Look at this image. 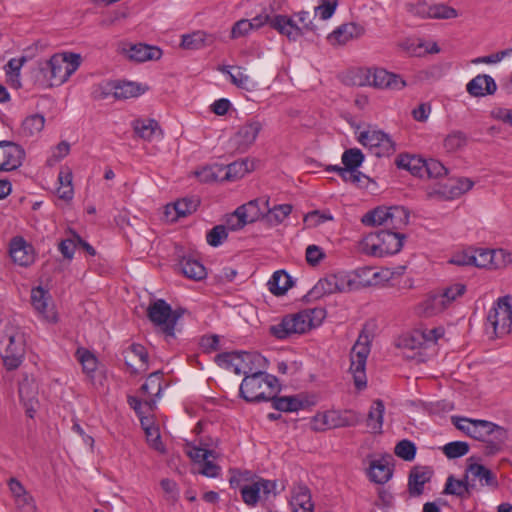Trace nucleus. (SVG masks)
<instances>
[{"label":"nucleus","mask_w":512,"mask_h":512,"mask_svg":"<svg viewBox=\"0 0 512 512\" xmlns=\"http://www.w3.org/2000/svg\"><path fill=\"white\" fill-rule=\"evenodd\" d=\"M81 55L77 53H56L45 62H40L36 82L42 87L60 86L79 68Z\"/></svg>","instance_id":"obj_1"},{"label":"nucleus","mask_w":512,"mask_h":512,"mask_svg":"<svg viewBox=\"0 0 512 512\" xmlns=\"http://www.w3.org/2000/svg\"><path fill=\"white\" fill-rule=\"evenodd\" d=\"M325 316L326 311L323 308L306 309L283 317L279 323L270 327V333L277 339L303 334L319 326Z\"/></svg>","instance_id":"obj_2"},{"label":"nucleus","mask_w":512,"mask_h":512,"mask_svg":"<svg viewBox=\"0 0 512 512\" xmlns=\"http://www.w3.org/2000/svg\"><path fill=\"white\" fill-rule=\"evenodd\" d=\"M25 355V337L22 330L11 324L0 326V356L8 370L17 369Z\"/></svg>","instance_id":"obj_3"},{"label":"nucleus","mask_w":512,"mask_h":512,"mask_svg":"<svg viewBox=\"0 0 512 512\" xmlns=\"http://www.w3.org/2000/svg\"><path fill=\"white\" fill-rule=\"evenodd\" d=\"M279 390L275 376L259 371L244 377L239 394L247 402L271 401Z\"/></svg>","instance_id":"obj_4"},{"label":"nucleus","mask_w":512,"mask_h":512,"mask_svg":"<svg viewBox=\"0 0 512 512\" xmlns=\"http://www.w3.org/2000/svg\"><path fill=\"white\" fill-rule=\"evenodd\" d=\"M404 237L403 234L387 229L369 233L361 240L360 249L374 257L393 255L401 250Z\"/></svg>","instance_id":"obj_5"},{"label":"nucleus","mask_w":512,"mask_h":512,"mask_svg":"<svg viewBox=\"0 0 512 512\" xmlns=\"http://www.w3.org/2000/svg\"><path fill=\"white\" fill-rule=\"evenodd\" d=\"M294 16L298 18V22L292 17L275 15L271 21V27L280 34L287 36L291 41H296L306 32L316 31V26L313 24V19L309 12L301 11Z\"/></svg>","instance_id":"obj_6"},{"label":"nucleus","mask_w":512,"mask_h":512,"mask_svg":"<svg viewBox=\"0 0 512 512\" xmlns=\"http://www.w3.org/2000/svg\"><path fill=\"white\" fill-rule=\"evenodd\" d=\"M512 327V298L509 295L500 297L489 310L486 331L491 329L495 337H503L510 333Z\"/></svg>","instance_id":"obj_7"},{"label":"nucleus","mask_w":512,"mask_h":512,"mask_svg":"<svg viewBox=\"0 0 512 512\" xmlns=\"http://www.w3.org/2000/svg\"><path fill=\"white\" fill-rule=\"evenodd\" d=\"M147 317L166 337L175 336V326L181 314L172 310L163 299L152 302L147 308Z\"/></svg>","instance_id":"obj_8"},{"label":"nucleus","mask_w":512,"mask_h":512,"mask_svg":"<svg viewBox=\"0 0 512 512\" xmlns=\"http://www.w3.org/2000/svg\"><path fill=\"white\" fill-rule=\"evenodd\" d=\"M370 353V340L369 336L362 332L350 354V372L353 375L354 384L357 389L361 390L367 385V378L365 373L367 357Z\"/></svg>","instance_id":"obj_9"},{"label":"nucleus","mask_w":512,"mask_h":512,"mask_svg":"<svg viewBox=\"0 0 512 512\" xmlns=\"http://www.w3.org/2000/svg\"><path fill=\"white\" fill-rule=\"evenodd\" d=\"M260 358V355L248 352H224L215 357V362L218 366L233 371L237 375L245 374L246 376L252 371L249 365L258 362Z\"/></svg>","instance_id":"obj_10"},{"label":"nucleus","mask_w":512,"mask_h":512,"mask_svg":"<svg viewBox=\"0 0 512 512\" xmlns=\"http://www.w3.org/2000/svg\"><path fill=\"white\" fill-rule=\"evenodd\" d=\"M358 141L367 147L377 157H385L394 153L395 145L389 135L376 130L368 129L360 133Z\"/></svg>","instance_id":"obj_11"},{"label":"nucleus","mask_w":512,"mask_h":512,"mask_svg":"<svg viewBox=\"0 0 512 512\" xmlns=\"http://www.w3.org/2000/svg\"><path fill=\"white\" fill-rule=\"evenodd\" d=\"M268 204L269 199L258 198L239 206L235 210L237 223L232 225V230L236 231L242 229L247 224L254 223L260 219L265 220V213Z\"/></svg>","instance_id":"obj_12"},{"label":"nucleus","mask_w":512,"mask_h":512,"mask_svg":"<svg viewBox=\"0 0 512 512\" xmlns=\"http://www.w3.org/2000/svg\"><path fill=\"white\" fill-rule=\"evenodd\" d=\"M360 85H369L379 89L400 90L406 82L397 74L390 73L382 68L368 69L364 72V80Z\"/></svg>","instance_id":"obj_13"},{"label":"nucleus","mask_w":512,"mask_h":512,"mask_svg":"<svg viewBox=\"0 0 512 512\" xmlns=\"http://www.w3.org/2000/svg\"><path fill=\"white\" fill-rule=\"evenodd\" d=\"M466 291V286L462 283L452 284L442 290L441 293L429 296L426 301V310L428 314H435L443 311L451 302L456 300Z\"/></svg>","instance_id":"obj_14"},{"label":"nucleus","mask_w":512,"mask_h":512,"mask_svg":"<svg viewBox=\"0 0 512 512\" xmlns=\"http://www.w3.org/2000/svg\"><path fill=\"white\" fill-rule=\"evenodd\" d=\"M262 127V123L255 118L249 119L239 126L231 139L236 150L240 153L246 152L255 143Z\"/></svg>","instance_id":"obj_15"},{"label":"nucleus","mask_w":512,"mask_h":512,"mask_svg":"<svg viewBox=\"0 0 512 512\" xmlns=\"http://www.w3.org/2000/svg\"><path fill=\"white\" fill-rule=\"evenodd\" d=\"M451 421L458 430L481 442L485 440V436H488L489 428L492 427L493 423L487 420L459 416H452Z\"/></svg>","instance_id":"obj_16"},{"label":"nucleus","mask_w":512,"mask_h":512,"mask_svg":"<svg viewBox=\"0 0 512 512\" xmlns=\"http://www.w3.org/2000/svg\"><path fill=\"white\" fill-rule=\"evenodd\" d=\"M24 149L11 141H0V171H13L22 165Z\"/></svg>","instance_id":"obj_17"},{"label":"nucleus","mask_w":512,"mask_h":512,"mask_svg":"<svg viewBox=\"0 0 512 512\" xmlns=\"http://www.w3.org/2000/svg\"><path fill=\"white\" fill-rule=\"evenodd\" d=\"M9 254L12 261L21 267L32 265L36 259L34 247L20 236L14 237L10 241Z\"/></svg>","instance_id":"obj_18"},{"label":"nucleus","mask_w":512,"mask_h":512,"mask_svg":"<svg viewBox=\"0 0 512 512\" xmlns=\"http://www.w3.org/2000/svg\"><path fill=\"white\" fill-rule=\"evenodd\" d=\"M314 421L315 423L321 422L322 426L317 429H325L355 426L359 422V418L352 411H345L343 414L338 411H328L316 415Z\"/></svg>","instance_id":"obj_19"},{"label":"nucleus","mask_w":512,"mask_h":512,"mask_svg":"<svg viewBox=\"0 0 512 512\" xmlns=\"http://www.w3.org/2000/svg\"><path fill=\"white\" fill-rule=\"evenodd\" d=\"M275 488V481L259 479L252 484L242 486L240 492L243 502L250 507H255L260 499L261 492L267 496L274 492Z\"/></svg>","instance_id":"obj_20"},{"label":"nucleus","mask_w":512,"mask_h":512,"mask_svg":"<svg viewBox=\"0 0 512 512\" xmlns=\"http://www.w3.org/2000/svg\"><path fill=\"white\" fill-rule=\"evenodd\" d=\"M31 303L34 309L47 321L56 322L57 316L51 303L50 293L38 286L31 291Z\"/></svg>","instance_id":"obj_21"},{"label":"nucleus","mask_w":512,"mask_h":512,"mask_svg":"<svg viewBox=\"0 0 512 512\" xmlns=\"http://www.w3.org/2000/svg\"><path fill=\"white\" fill-rule=\"evenodd\" d=\"M122 53L128 59L135 62L158 60L162 56L160 48L143 43L126 45L122 48Z\"/></svg>","instance_id":"obj_22"},{"label":"nucleus","mask_w":512,"mask_h":512,"mask_svg":"<svg viewBox=\"0 0 512 512\" xmlns=\"http://www.w3.org/2000/svg\"><path fill=\"white\" fill-rule=\"evenodd\" d=\"M509 438V434L506 428L492 423V427L489 428L488 436H485L484 453L485 455L492 456L501 452Z\"/></svg>","instance_id":"obj_23"},{"label":"nucleus","mask_w":512,"mask_h":512,"mask_svg":"<svg viewBox=\"0 0 512 512\" xmlns=\"http://www.w3.org/2000/svg\"><path fill=\"white\" fill-rule=\"evenodd\" d=\"M466 90L472 97H485L496 92L497 84L490 75L479 74L467 83Z\"/></svg>","instance_id":"obj_24"},{"label":"nucleus","mask_w":512,"mask_h":512,"mask_svg":"<svg viewBox=\"0 0 512 512\" xmlns=\"http://www.w3.org/2000/svg\"><path fill=\"white\" fill-rule=\"evenodd\" d=\"M433 470L428 466H415L408 477V490L411 496L423 494L424 485L432 478Z\"/></svg>","instance_id":"obj_25"},{"label":"nucleus","mask_w":512,"mask_h":512,"mask_svg":"<svg viewBox=\"0 0 512 512\" xmlns=\"http://www.w3.org/2000/svg\"><path fill=\"white\" fill-rule=\"evenodd\" d=\"M124 359L126 365L132 368V373H137L147 368L148 352L143 345L133 343L124 351Z\"/></svg>","instance_id":"obj_26"},{"label":"nucleus","mask_w":512,"mask_h":512,"mask_svg":"<svg viewBox=\"0 0 512 512\" xmlns=\"http://www.w3.org/2000/svg\"><path fill=\"white\" fill-rule=\"evenodd\" d=\"M473 182L468 178L449 179L436 190L444 199H455L466 193L473 187Z\"/></svg>","instance_id":"obj_27"},{"label":"nucleus","mask_w":512,"mask_h":512,"mask_svg":"<svg viewBox=\"0 0 512 512\" xmlns=\"http://www.w3.org/2000/svg\"><path fill=\"white\" fill-rule=\"evenodd\" d=\"M180 46L186 50H199L208 46H212L216 42L214 34L207 33L203 30H197L181 37Z\"/></svg>","instance_id":"obj_28"},{"label":"nucleus","mask_w":512,"mask_h":512,"mask_svg":"<svg viewBox=\"0 0 512 512\" xmlns=\"http://www.w3.org/2000/svg\"><path fill=\"white\" fill-rule=\"evenodd\" d=\"M364 33V28L356 23H346L334 30L328 39L332 44H346Z\"/></svg>","instance_id":"obj_29"},{"label":"nucleus","mask_w":512,"mask_h":512,"mask_svg":"<svg viewBox=\"0 0 512 512\" xmlns=\"http://www.w3.org/2000/svg\"><path fill=\"white\" fill-rule=\"evenodd\" d=\"M360 273H373V276L376 277L377 273L373 272L371 268H365L357 271L355 274L347 273V272H338L333 274L335 282H337V292H349L355 289H358L360 286V282L357 280V277L360 276Z\"/></svg>","instance_id":"obj_30"},{"label":"nucleus","mask_w":512,"mask_h":512,"mask_svg":"<svg viewBox=\"0 0 512 512\" xmlns=\"http://www.w3.org/2000/svg\"><path fill=\"white\" fill-rule=\"evenodd\" d=\"M134 132L145 141L161 138L163 133L154 119H137L133 122Z\"/></svg>","instance_id":"obj_31"},{"label":"nucleus","mask_w":512,"mask_h":512,"mask_svg":"<svg viewBox=\"0 0 512 512\" xmlns=\"http://www.w3.org/2000/svg\"><path fill=\"white\" fill-rule=\"evenodd\" d=\"M200 204V200L197 197H186L177 200L172 205L166 206V215L170 216L172 212L175 216L171 218L172 221L177 220L180 217H185L195 212Z\"/></svg>","instance_id":"obj_32"},{"label":"nucleus","mask_w":512,"mask_h":512,"mask_svg":"<svg viewBox=\"0 0 512 512\" xmlns=\"http://www.w3.org/2000/svg\"><path fill=\"white\" fill-rule=\"evenodd\" d=\"M19 396L28 416L32 418L37 404V390L33 381L26 378L19 384Z\"/></svg>","instance_id":"obj_33"},{"label":"nucleus","mask_w":512,"mask_h":512,"mask_svg":"<svg viewBox=\"0 0 512 512\" xmlns=\"http://www.w3.org/2000/svg\"><path fill=\"white\" fill-rule=\"evenodd\" d=\"M178 268L185 277L196 281L204 279L207 274L204 265L192 257H183L178 263Z\"/></svg>","instance_id":"obj_34"},{"label":"nucleus","mask_w":512,"mask_h":512,"mask_svg":"<svg viewBox=\"0 0 512 512\" xmlns=\"http://www.w3.org/2000/svg\"><path fill=\"white\" fill-rule=\"evenodd\" d=\"M425 159L414 155H400L396 160L398 168L408 170L412 175L424 177Z\"/></svg>","instance_id":"obj_35"},{"label":"nucleus","mask_w":512,"mask_h":512,"mask_svg":"<svg viewBox=\"0 0 512 512\" xmlns=\"http://www.w3.org/2000/svg\"><path fill=\"white\" fill-rule=\"evenodd\" d=\"M292 283V279L287 272L284 270L275 271L268 281L269 291L276 296L284 295L292 286Z\"/></svg>","instance_id":"obj_36"},{"label":"nucleus","mask_w":512,"mask_h":512,"mask_svg":"<svg viewBox=\"0 0 512 512\" xmlns=\"http://www.w3.org/2000/svg\"><path fill=\"white\" fill-rule=\"evenodd\" d=\"M409 212L402 206L389 207L386 229L395 231L408 224Z\"/></svg>","instance_id":"obj_37"},{"label":"nucleus","mask_w":512,"mask_h":512,"mask_svg":"<svg viewBox=\"0 0 512 512\" xmlns=\"http://www.w3.org/2000/svg\"><path fill=\"white\" fill-rule=\"evenodd\" d=\"M111 91L116 99H129L144 93V88L135 82H118L112 85Z\"/></svg>","instance_id":"obj_38"},{"label":"nucleus","mask_w":512,"mask_h":512,"mask_svg":"<svg viewBox=\"0 0 512 512\" xmlns=\"http://www.w3.org/2000/svg\"><path fill=\"white\" fill-rule=\"evenodd\" d=\"M384 412L385 406L383 401L380 399L373 401L366 420L367 427L370 428L373 433L381 432Z\"/></svg>","instance_id":"obj_39"},{"label":"nucleus","mask_w":512,"mask_h":512,"mask_svg":"<svg viewBox=\"0 0 512 512\" xmlns=\"http://www.w3.org/2000/svg\"><path fill=\"white\" fill-rule=\"evenodd\" d=\"M162 382L163 373L161 371H155L147 377L145 383L140 388V392L156 400L161 395L163 389Z\"/></svg>","instance_id":"obj_40"},{"label":"nucleus","mask_w":512,"mask_h":512,"mask_svg":"<svg viewBox=\"0 0 512 512\" xmlns=\"http://www.w3.org/2000/svg\"><path fill=\"white\" fill-rule=\"evenodd\" d=\"M292 205L279 204L272 208L269 205L266 208L265 221L273 226L281 224L292 212Z\"/></svg>","instance_id":"obj_41"},{"label":"nucleus","mask_w":512,"mask_h":512,"mask_svg":"<svg viewBox=\"0 0 512 512\" xmlns=\"http://www.w3.org/2000/svg\"><path fill=\"white\" fill-rule=\"evenodd\" d=\"M128 404L136 412L140 418L141 425L144 426L146 422H149L147 417H144L146 412H151L155 408L156 400L154 398H148L144 403L135 396H128Z\"/></svg>","instance_id":"obj_42"},{"label":"nucleus","mask_w":512,"mask_h":512,"mask_svg":"<svg viewBox=\"0 0 512 512\" xmlns=\"http://www.w3.org/2000/svg\"><path fill=\"white\" fill-rule=\"evenodd\" d=\"M389 207L379 206L373 210L368 211L361 218V222L366 226H380L386 227L388 218Z\"/></svg>","instance_id":"obj_43"},{"label":"nucleus","mask_w":512,"mask_h":512,"mask_svg":"<svg viewBox=\"0 0 512 512\" xmlns=\"http://www.w3.org/2000/svg\"><path fill=\"white\" fill-rule=\"evenodd\" d=\"M273 407L283 412H295L304 407V402L298 396L274 397Z\"/></svg>","instance_id":"obj_44"},{"label":"nucleus","mask_w":512,"mask_h":512,"mask_svg":"<svg viewBox=\"0 0 512 512\" xmlns=\"http://www.w3.org/2000/svg\"><path fill=\"white\" fill-rule=\"evenodd\" d=\"M44 124V116L40 114L30 115L22 122L21 132L26 137H32L42 131Z\"/></svg>","instance_id":"obj_45"},{"label":"nucleus","mask_w":512,"mask_h":512,"mask_svg":"<svg viewBox=\"0 0 512 512\" xmlns=\"http://www.w3.org/2000/svg\"><path fill=\"white\" fill-rule=\"evenodd\" d=\"M222 180H236L242 178L249 172L248 161H235L229 165L222 166Z\"/></svg>","instance_id":"obj_46"},{"label":"nucleus","mask_w":512,"mask_h":512,"mask_svg":"<svg viewBox=\"0 0 512 512\" xmlns=\"http://www.w3.org/2000/svg\"><path fill=\"white\" fill-rule=\"evenodd\" d=\"M336 286L337 282H335L333 274H330L320 279L317 282V284L311 289L309 294L312 297L318 298L325 294L337 293Z\"/></svg>","instance_id":"obj_47"},{"label":"nucleus","mask_w":512,"mask_h":512,"mask_svg":"<svg viewBox=\"0 0 512 512\" xmlns=\"http://www.w3.org/2000/svg\"><path fill=\"white\" fill-rule=\"evenodd\" d=\"M370 480L377 484H384L392 477V470L390 467L379 461L372 462L369 472Z\"/></svg>","instance_id":"obj_48"},{"label":"nucleus","mask_w":512,"mask_h":512,"mask_svg":"<svg viewBox=\"0 0 512 512\" xmlns=\"http://www.w3.org/2000/svg\"><path fill=\"white\" fill-rule=\"evenodd\" d=\"M468 471L487 486L496 487L498 485L496 475L484 465L471 464Z\"/></svg>","instance_id":"obj_49"},{"label":"nucleus","mask_w":512,"mask_h":512,"mask_svg":"<svg viewBox=\"0 0 512 512\" xmlns=\"http://www.w3.org/2000/svg\"><path fill=\"white\" fill-rule=\"evenodd\" d=\"M220 71L227 73L231 82L238 88L245 89L247 91H252L256 88V83L250 78L249 75L242 72L241 68H238V71L235 74L231 73L228 70V67H223L220 69Z\"/></svg>","instance_id":"obj_50"},{"label":"nucleus","mask_w":512,"mask_h":512,"mask_svg":"<svg viewBox=\"0 0 512 512\" xmlns=\"http://www.w3.org/2000/svg\"><path fill=\"white\" fill-rule=\"evenodd\" d=\"M397 346L400 348L410 350L425 347L424 335L422 334L421 331L415 330L412 333L401 337L398 341Z\"/></svg>","instance_id":"obj_51"},{"label":"nucleus","mask_w":512,"mask_h":512,"mask_svg":"<svg viewBox=\"0 0 512 512\" xmlns=\"http://www.w3.org/2000/svg\"><path fill=\"white\" fill-rule=\"evenodd\" d=\"M416 450V445L412 441L403 439L396 444L394 453L405 461H412L415 458Z\"/></svg>","instance_id":"obj_52"},{"label":"nucleus","mask_w":512,"mask_h":512,"mask_svg":"<svg viewBox=\"0 0 512 512\" xmlns=\"http://www.w3.org/2000/svg\"><path fill=\"white\" fill-rule=\"evenodd\" d=\"M467 144V136L461 131H453L444 139V147L448 152H454Z\"/></svg>","instance_id":"obj_53"},{"label":"nucleus","mask_w":512,"mask_h":512,"mask_svg":"<svg viewBox=\"0 0 512 512\" xmlns=\"http://www.w3.org/2000/svg\"><path fill=\"white\" fill-rule=\"evenodd\" d=\"M363 161L364 155L360 149H348L342 154V163L344 167L349 169L358 170V167L361 166Z\"/></svg>","instance_id":"obj_54"},{"label":"nucleus","mask_w":512,"mask_h":512,"mask_svg":"<svg viewBox=\"0 0 512 512\" xmlns=\"http://www.w3.org/2000/svg\"><path fill=\"white\" fill-rule=\"evenodd\" d=\"M222 165L206 166L196 171L195 174L201 182H212L222 180Z\"/></svg>","instance_id":"obj_55"},{"label":"nucleus","mask_w":512,"mask_h":512,"mask_svg":"<svg viewBox=\"0 0 512 512\" xmlns=\"http://www.w3.org/2000/svg\"><path fill=\"white\" fill-rule=\"evenodd\" d=\"M458 16L457 11L445 4H436L428 7L427 17L435 19H451Z\"/></svg>","instance_id":"obj_56"},{"label":"nucleus","mask_w":512,"mask_h":512,"mask_svg":"<svg viewBox=\"0 0 512 512\" xmlns=\"http://www.w3.org/2000/svg\"><path fill=\"white\" fill-rule=\"evenodd\" d=\"M469 452V444L463 441H453L443 447V453L449 459H455L466 455Z\"/></svg>","instance_id":"obj_57"},{"label":"nucleus","mask_w":512,"mask_h":512,"mask_svg":"<svg viewBox=\"0 0 512 512\" xmlns=\"http://www.w3.org/2000/svg\"><path fill=\"white\" fill-rule=\"evenodd\" d=\"M496 252L489 249H477L472 252L473 266L486 268L493 264Z\"/></svg>","instance_id":"obj_58"},{"label":"nucleus","mask_w":512,"mask_h":512,"mask_svg":"<svg viewBox=\"0 0 512 512\" xmlns=\"http://www.w3.org/2000/svg\"><path fill=\"white\" fill-rule=\"evenodd\" d=\"M228 237L225 225H216L206 235L207 243L212 247L220 246Z\"/></svg>","instance_id":"obj_59"},{"label":"nucleus","mask_w":512,"mask_h":512,"mask_svg":"<svg viewBox=\"0 0 512 512\" xmlns=\"http://www.w3.org/2000/svg\"><path fill=\"white\" fill-rule=\"evenodd\" d=\"M469 491V484L467 482L455 480L453 476H449L443 493L461 497L465 493H469Z\"/></svg>","instance_id":"obj_60"},{"label":"nucleus","mask_w":512,"mask_h":512,"mask_svg":"<svg viewBox=\"0 0 512 512\" xmlns=\"http://www.w3.org/2000/svg\"><path fill=\"white\" fill-rule=\"evenodd\" d=\"M76 354L85 373L91 374L95 372L97 369V359L91 352L85 349H78Z\"/></svg>","instance_id":"obj_61"},{"label":"nucleus","mask_w":512,"mask_h":512,"mask_svg":"<svg viewBox=\"0 0 512 512\" xmlns=\"http://www.w3.org/2000/svg\"><path fill=\"white\" fill-rule=\"evenodd\" d=\"M447 172V168L440 161L436 159L426 160L424 175L426 174L429 178H440L446 175Z\"/></svg>","instance_id":"obj_62"},{"label":"nucleus","mask_w":512,"mask_h":512,"mask_svg":"<svg viewBox=\"0 0 512 512\" xmlns=\"http://www.w3.org/2000/svg\"><path fill=\"white\" fill-rule=\"evenodd\" d=\"M143 428L145 430L147 441L149 442L150 446L156 451L164 453L165 447L161 441L158 429L154 426H148L146 423Z\"/></svg>","instance_id":"obj_63"},{"label":"nucleus","mask_w":512,"mask_h":512,"mask_svg":"<svg viewBox=\"0 0 512 512\" xmlns=\"http://www.w3.org/2000/svg\"><path fill=\"white\" fill-rule=\"evenodd\" d=\"M338 0H321V4L315 7L314 16L320 15L322 20L329 19L335 12Z\"/></svg>","instance_id":"obj_64"}]
</instances>
